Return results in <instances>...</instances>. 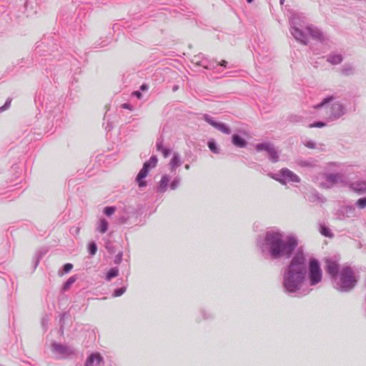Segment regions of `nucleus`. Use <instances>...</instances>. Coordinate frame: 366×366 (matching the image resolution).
<instances>
[{
	"instance_id": "f257e3e1",
	"label": "nucleus",
	"mask_w": 366,
	"mask_h": 366,
	"mask_svg": "<svg viewBox=\"0 0 366 366\" xmlns=\"http://www.w3.org/2000/svg\"><path fill=\"white\" fill-rule=\"evenodd\" d=\"M266 244L269 247L272 257L278 258L282 256L289 257L297 245L295 237L288 236L285 239L277 232L268 233L266 237Z\"/></svg>"
},
{
	"instance_id": "f03ea898",
	"label": "nucleus",
	"mask_w": 366,
	"mask_h": 366,
	"mask_svg": "<svg viewBox=\"0 0 366 366\" xmlns=\"http://www.w3.org/2000/svg\"><path fill=\"white\" fill-rule=\"evenodd\" d=\"M305 258L302 252H297L293 257L285 277V287L287 291H296L304 280Z\"/></svg>"
},
{
	"instance_id": "7ed1b4c3",
	"label": "nucleus",
	"mask_w": 366,
	"mask_h": 366,
	"mask_svg": "<svg viewBox=\"0 0 366 366\" xmlns=\"http://www.w3.org/2000/svg\"><path fill=\"white\" fill-rule=\"evenodd\" d=\"M340 283L342 289L345 291L350 290L355 287L357 279L350 267L342 268L340 274Z\"/></svg>"
},
{
	"instance_id": "20e7f679",
	"label": "nucleus",
	"mask_w": 366,
	"mask_h": 366,
	"mask_svg": "<svg viewBox=\"0 0 366 366\" xmlns=\"http://www.w3.org/2000/svg\"><path fill=\"white\" fill-rule=\"evenodd\" d=\"M309 280L311 285H315L322 280V270L317 259H311L309 264Z\"/></svg>"
},
{
	"instance_id": "39448f33",
	"label": "nucleus",
	"mask_w": 366,
	"mask_h": 366,
	"mask_svg": "<svg viewBox=\"0 0 366 366\" xmlns=\"http://www.w3.org/2000/svg\"><path fill=\"white\" fill-rule=\"evenodd\" d=\"M296 21L297 19L294 16L291 20L290 32L297 41L307 45L308 44L307 35L302 29L297 26Z\"/></svg>"
},
{
	"instance_id": "423d86ee",
	"label": "nucleus",
	"mask_w": 366,
	"mask_h": 366,
	"mask_svg": "<svg viewBox=\"0 0 366 366\" xmlns=\"http://www.w3.org/2000/svg\"><path fill=\"white\" fill-rule=\"evenodd\" d=\"M305 29L310 35V36L315 40H317L320 42H324L327 39L323 32L321 31L317 27H315L312 25H308L306 26Z\"/></svg>"
},
{
	"instance_id": "0eeeda50",
	"label": "nucleus",
	"mask_w": 366,
	"mask_h": 366,
	"mask_svg": "<svg viewBox=\"0 0 366 366\" xmlns=\"http://www.w3.org/2000/svg\"><path fill=\"white\" fill-rule=\"evenodd\" d=\"M149 163H144L143 168L140 170L137 177V182L140 187L146 186L147 183L143 180L149 172Z\"/></svg>"
},
{
	"instance_id": "6e6552de",
	"label": "nucleus",
	"mask_w": 366,
	"mask_h": 366,
	"mask_svg": "<svg viewBox=\"0 0 366 366\" xmlns=\"http://www.w3.org/2000/svg\"><path fill=\"white\" fill-rule=\"evenodd\" d=\"M325 262L327 272L333 277L336 276L339 271L338 264L335 261L330 259H327Z\"/></svg>"
},
{
	"instance_id": "1a4fd4ad",
	"label": "nucleus",
	"mask_w": 366,
	"mask_h": 366,
	"mask_svg": "<svg viewBox=\"0 0 366 366\" xmlns=\"http://www.w3.org/2000/svg\"><path fill=\"white\" fill-rule=\"evenodd\" d=\"M102 362L101 355L99 353H94L88 358L86 366H101Z\"/></svg>"
},
{
	"instance_id": "9d476101",
	"label": "nucleus",
	"mask_w": 366,
	"mask_h": 366,
	"mask_svg": "<svg viewBox=\"0 0 366 366\" xmlns=\"http://www.w3.org/2000/svg\"><path fill=\"white\" fill-rule=\"evenodd\" d=\"M206 120L208 123H209L211 125L216 127L217 129L222 132L223 133L229 134L230 132L229 127H227L226 124H224L223 123H217V122H214L213 120L208 119V118H206Z\"/></svg>"
},
{
	"instance_id": "9b49d317",
	"label": "nucleus",
	"mask_w": 366,
	"mask_h": 366,
	"mask_svg": "<svg viewBox=\"0 0 366 366\" xmlns=\"http://www.w3.org/2000/svg\"><path fill=\"white\" fill-rule=\"evenodd\" d=\"M281 173L284 177L287 178L292 182H300V178L288 169H282Z\"/></svg>"
},
{
	"instance_id": "f8f14e48",
	"label": "nucleus",
	"mask_w": 366,
	"mask_h": 366,
	"mask_svg": "<svg viewBox=\"0 0 366 366\" xmlns=\"http://www.w3.org/2000/svg\"><path fill=\"white\" fill-rule=\"evenodd\" d=\"M169 182V177L167 175H164L159 182V187H158V191L159 192H164L167 189V186Z\"/></svg>"
},
{
	"instance_id": "ddd939ff",
	"label": "nucleus",
	"mask_w": 366,
	"mask_h": 366,
	"mask_svg": "<svg viewBox=\"0 0 366 366\" xmlns=\"http://www.w3.org/2000/svg\"><path fill=\"white\" fill-rule=\"evenodd\" d=\"M327 60L332 64L336 65V64H338L342 62V56L341 54H330L327 57Z\"/></svg>"
},
{
	"instance_id": "4468645a",
	"label": "nucleus",
	"mask_w": 366,
	"mask_h": 366,
	"mask_svg": "<svg viewBox=\"0 0 366 366\" xmlns=\"http://www.w3.org/2000/svg\"><path fill=\"white\" fill-rule=\"evenodd\" d=\"M232 142L235 146L239 147H244L246 146V142L244 139L236 134L232 137Z\"/></svg>"
},
{
	"instance_id": "2eb2a0df",
	"label": "nucleus",
	"mask_w": 366,
	"mask_h": 366,
	"mask_svg": "<svg viewBox=\"0 0 366 366\" xmlns=\"http://www.w3.org/2000/svg\"><path fill=\"white\" fill-rule=\"evenodd\" d=\"M352 188L357 192H366V182H362L360 183H353L352 184Z\"/></svg>"
},
{
	"instance_id": "dca6fc26",
	"label": "nucleus",
	"mask_w": 366,
	"mask_h": 366,
	"mask_svg": "<svg viewBox=\"0 0 366 366\" xmlns=\"http://www.w3.org/2000/svg\"><path fill=\"white\" fill-rule=\"evenodd\" d=\"M199 66H202L203 69H209V66H212V67H214V66H223V67H226L227 66V61H225V60H222L221 61L219 62H215V64H210L209 65L208 64H204V61H202L200 64H199Z\"/></svg>"
},
{
	"instance_id": "f3484780",
	"label": "nucleus",
	"mask_w": 366,
	"mask_h": 366,
	"mask_svg": "<svg viewBox=\"0 0 366 366\" xmlns=\"http://www.w3.org/2000/svg\"><path fill=\"white\" fill-rule=\"evenodd\" d=\"M272 147H273L272 146V144L270 143H261V144H257L255 146L257 151L259 152V151L264 150V151L267 152V153L269 152V150H271V149Z\"/></svg>"
},
{
	"instance_id": "a211bd4d",
	"label": "nucleus",
	"mask_w": 366,
	"mask_h": 366,
	"mask_svg": "<svg viewBox=\"0 0 366 366\" xmlns=\"http://www.w3.org/2000/svg\"><path fill=\"white\" fill-rule=\"evenodd\" d=\"M169 165L172 170H174L180 165V160L179 156L177 154H174L172 159L170 161Z\"/></svg>"
},
{
	"instance_id": "6ab92c4d",
	"label": "nucleus",
	"mask_w": 366,
	"mask_h": 366,
	"mask_svg": "<svg viewBox=\"0 0 366 366\" xmlns=\"http://www.w3.org/2000/svg\"><path fill=\"white\" fill-rule=\"evenodd\" d=\"M119 274V269L116 267L110 269L107 273L106 279L109 281L112 278L116 277Z\"/></svg>"
},
{
	"instance_id": "aec40b11",
	"label": "nucleus",
	"mask_w": 366,
	"mask_h": 366,
	"mask_svg": "<svg viewBox=\"0 0 366 366\" xmlns=\"http://www.w3.org/2000/svg\"><path fill=\"white\" fill-rule=\"evenodd\" d=\"M108 229V222L104 219H101L99 222V231L101 233H105Z\"/></svg>"
},
{
	"instance_id": "412c9836",
	"label": "nucleus",
	"mask_w": 366,
	"mask_h": 366,
	"mask_svg": "<svg viewBox=\"0 0 366 366\" xmlns=\"http://www.w3.org/2000/svg\"><path fill=\"white\" fill-rule=\"evenodd\" d=\"M157 149L162 153L164 158H167L170 154V150L164 148L162 144H157Z\"/></svg>"
},
{
	"instance_id": "4be33fe9",
	"label": "nucleus",
	"mask_w": 366,
	"mask_h": 366,
	"mask_svg": "<svg viewBox=\"0 0 366 366\" xmlns=\"http://www.w3.org/2000/svg\"><path fill=\"white\" fill-rule=\"evenodd\" d=\"M268 154L269 155V158L272 162H276L277 161L278 155L273 147L271 149V150H269Z\"/></svg>"
},
{
	"instance_id": "5701e85b",
	"label": "nucleus",
	"mask_w": 366,
	"mask_h": 366,
	"mask_svg": "<svg viewBox=\"0 0 366 366\" xmlns=\"http://www.w3.org/2000/svg\"><path fill=\"white\" fill-rule=\"evenodd\" d=\"M320 232L322 235L328 237H332V234L330 230L325 226H321Z\"/></svg>"
},
{
	"instance_id": "b1692460",
	"label": "nucleus",
	"mask_w": 366,
	"mask_h": 366,
	"mask_svg": "<svg viewBox=\"0 0 366 366\" xmlns=\"http://www.w3.org/2000/svg\"><path fill=\"white\" fill-rule=\"evenodd\" d=\"M332 109L335 111L334 114L335 116H339L342 113V107L340 104H335L332 105Z\"/></svg>"
},
{
	"instance_id": "393cba45",
	"label": "nucleus",
	"mask_w": 366,
	"mask_h": 366,
	"mask_svg": "<svg viewBox=\"0 0 366 366\" xmlns=\"http://www.w3.org/2000/svg\"><path fill=\"white\" fill-rule=\"evenodd\" d=\"M116 211L115 207H106L104 209V213L107 216H111Z\"/></svg>"
},
{
	"instance_id": "a878e982",
	"label": "nucleus",
	"mask_w": 366,
	"mask_h": 366,
	"mask_svg": "<svg viewBox=\"0 0 366 366\" xmlns=\"http://www.w3.org/2000/svg\"><path fill=\"white\" fill-rule=\"evenodd\" d=\"M125 291H126L125 287L118 288L114 290L113 297H119V296L122 295L125 292Z\"/></svg>"
},
{
	"instance_id": "bb28decb",
	"label": "nucleus",
	"mask_w": 366,
	"mask_h": 366,
	"mask_svg": "<svg viewBox=\"0 0 366 366\" xmlns=\"http://www.w3.org/2000/svg\"><path fill=\"white\" fill-rule=\"evenodd\" d=\"M340 178V176L337 174H330L327 176V179L330 181L332 184H334L337 182V179Z\"/></svg>"
},
{
	"instance_id": "cd10ccee",
	"label": "nucleus",
	"mask_w": 366,
	"mask_h": 366,
	"mask_svg": "<svg viewBox=\"0 0 366 366\" xmlns=\"http://www.w3.org/2000/svg\"><path fill=\"white\" fill-rule=\"evenodd\" d=\"M146 163H149V167H154L157 163V159L155 157H152L148 162Z\"/></svg>"
},
{
	"instance_id": "c85d7f7f",
	"label": "nucleus",
	"mask_w": 366,
	"mask_h": 366,
	"mask_svg": "<svg viewBox=\"0 0 366 366\" xmlns=\"http://www.w3.org/2000/svg\"><path fill=\"white\" fill-rule=\"evenodd\" d=\"M11 99H8L6 102H5L4 105L0 107V112H3L6 109H7L11 104Z\"/></svg>"
},
{
	"instance_id": "c756f323",
	"label": "nucleus",
	"mask_w": 366,
	"mask_h": 366,
	"mask_svg": "<svg viewBox=\"0 0 366 366\" xmlns=\"http://www.w3.org/2000/svg\"><path fill=\"white\" fill-rule=\"evenodd\" d=\"M357 204L359 207L365 208L366 207V198H361L358 199Z\"/></svg>"
},
{
	"instance_id": "7c9ffc66",
	"label": "nucleus",
	"mask_w": 366,
	"mask_h": 366,
	"mask_svg": "<svg viewBox=\"0 0 366 366\" xmlns=\"http://www.w3.org/2000/svg\"><path fill=\"white\" fill-rule=\"evenodd\" d=\"M97 246L95 244V243L92 242L89 244V252H90V254L94 255L96 254L97 252Z\"/></svg>"
},
{
	"instance_id": "2f4dec72",
	"label": "nucleus",
	"mask_w": 366,
	"mask_h": 366,
	"mask_svg": "<svg viewBox=\"0 0 366 366\" xmlns=\"http://www.w3.org/2000/svg\"><path fill=\"white\" fill-rule=\"evenodd\" d=\"M209 148L214 153L217 152V149L216 147V144L213 142H210L208 144Z\"/></svg>"
},
{
	"instance_id": "473e14b6",
	"label": "nucleus",
	"mask_w": 366,
	"mask_h": 366,
	"mask_svg": "<svg viewBox=\"0 0 366 366\" xmlns=\"http://www.w3.org/2000/svg\"><path fill=\"white\" fill-rule=\"evenodd\" d=\"M73 268V265L70 263H66L64 265V272L67 273Z\"/></svg>"
},
{
	"instance_id": "72a5a7b5",
	"label": "nucleus",
	"mask_w": 366,
	"mask_h": 366,
	"mask_svg": "<svg viewBox=\"0 0 366 366\" xmlns=\"http://www.w3.org/2000/svg\"><path fill=\"white\" fill-rule=\"evenodd\" d=\"M179 179H174L171 184V188L172 189H175L177 187V186L179 185Z\"/></svg>"
},
{
	"instance_id": "f704fd0d",
	"label": "nucleus",
	"mask_w": 366,
	"mask_h": 366,
	"mask_svg": "<svg viewBox=\"0 0 366 366\" xmlns=\"http://www.w3.org/2000/svg\"><path fill=\"white\" fill-rule=\"evenodd\" d=\"M325 124V123L323 122H317V123H315V124H310V127H324Z\"/></svg>"
},
{
	"instance_id": "c9c22d12",
	"label": "nucleus",
	"mask_w": 366,
	"mask_h": 366,
	"mask_svg": "<svg viewBox=\"0 0 366 366\" xmlns=\"http://www.w3.org/2000/svg\"><path fill=\"white\" fill-rule=\"evenodd\" d=\"M332 97H328V98L325 99V100L323 101V102H322V103H321L320 104H318L317 106H316V107H317V108H319V107H320L323 106L325 104H326V103H327V102H330V101L332 100Z\"/></svg>"
},
{
	"instance_id": "e433bc0d",
	"label": "nucleus",
	"mask_w": 366,
	"mask_h": 366,
	"mask_svg": "<svg viewBox=\"0 0 366 366\" xmlns=\"http://www.w3.org/2000/svg\"><path fill=\"white\" fill-rule=\"evenodd\" d=\"M133 95L136 96L138 99H141L142 95L140 92L135 91L132 93Z\"/></svg>"
},
{
	"instance_id": "4c0bfd02",
	"label": "nucleus",
	"mask_w": 366,
	"mask_h": 366,
	"mask_svg": "<svg viewBox=\"0 0 366 366\" xmlns=\"http://www.w3.org/2000/svg\"><path fill=\"white\" fill-rule=\"evenodd\" d=\"M74 281H75L74 278L70 277L66 282V285L69 286V285H71Z\"/></svg>"
},
{
	"instance_id": "58836bf2",
	"label": "nucleus",
	"mask_w": 366,
	"mask_h": 366,
	"mask_svg": "<svg viewBox=\"0 0 366 366\" xmlns=\"http://www.w3.org/2000/svg\"><path fill=\"white\" fill-rule=\"evenodd\" d=\"M140 88L142 91H145L147 89V86L146 84H142Z\"/></svg>"
},
{
	"instance_id": "ea45409f",
	"label": "nucleus",
	"mask_w": 366,
	"mask_h": 366,
	"mask_svg": "<svg viewBox=\"0 0 366 366\" xmlns=\"http://www.w3.org/2000/svg\"><path fill=\"white\" fill-rule=\"evenodd\" d=\"M307 147L310 148H314V144L313 143H309L307 144Z\"/></svg>"
},
{
	"instance_id": "a19ab883",
	"label": "nucleus",
	"mask_w": 366,
	"mask_h": 366,
	"mask_svg": "<svg viewBox=\"0 0 366 366\" xmlns=\"http://www.w3.org/2000/svg\"><path fill=\"white\" fill-rule=\"evenodd\" d=\"M55 348H56V350H60V349H61V346H59V345H55Z\"/></svg>"
},
{
	"instance_id": "79ce46f5",
	"label": "nucleus",
	"mask_w": 366,
	"mask_h": 366,
	"mask_svg": "<svg viewBox=\"0 0 366 366\" xmlns=\"http://www.w3.org/2000/svg\"><path fill=\"white\" fill-rule=\"evenodd\" d=\"M123 107L124 108H129V106H128V104H125L123 105Z\"/></svg>"
},
{
	"instance_id": "37998d69",
	"label": "nucleus",
	"mask_w": 366,
	"mask_h": 366,
	"mask_svg": "<svg viewBox=\"0 0 366 366\" xmlns=\"http://www.w3.org/2000/svg\"><path fill=\"white\" fill-rule=\"evenodd\" d=\"M185 169H189V166L188 164H187V165L185 166Z\"/></svg>"
},
{
	"instance_id": "c03bdc74",
	"label": "nucleus",
	"mask_w": 366,
	"mask_h": 366,
	"mask_svg": "<svg viewBox=\"0 0 366 366\" xmlns=\"http://www.w3.org/2000/svg\"><path fill=\"white\" fill-rule=\"evenodd\" d=\"M254 0H247L248 3H252Z\"/></svg>"
},
{
	"instance_id": "a18cd8bd",
	"label": "nucleus",
	"mask_w": 366,
	"mask_h": 366,
	"mask_svg": "<svg viewBox=\"0 0 366 366\" xmlns=\"http://www.w3.org/2000/svg\"><path fill=\"white\" fill-rule=\"evenodd\" d=\"M285 0H280V4H282Z\"/></svg>"
}]
</instances>
